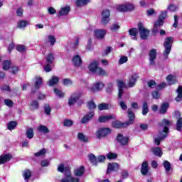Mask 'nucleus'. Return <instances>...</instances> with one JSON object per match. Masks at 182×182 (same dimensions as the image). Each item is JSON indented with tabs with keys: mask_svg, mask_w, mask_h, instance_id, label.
I'll list each match as a JSON object with an SVG mask.
<instances>
[{
	"mask_svg": "<svg viewBox=\"0 0 182 182\" xmlns=\"http://www.w3.org/2000/svg\"><path fill=\"white\" fill-rule=\"evenodd\" d=\"M161 126L162 129L159 132V136L154 139V143L157 144V146H159L161 140H163V139H166L168 133V126H170V121L166 119H163V121L161 122Z\"/></svg>",
	"mask_w": 182,
	"mask_h": 182,
	"instance_id": "nucleus-1",
	"label": "nucleus"
},
{
	"mask_svg": "<svg viewBox=\"0 0 182 182\" xmlns=\"http://www.w3.org/2000/svg\"><path fill=\"white\" fill-rule=\"evenodd\" d=\"M58 171H59L60 173H63V171H65V178L61 179L60 182L80 181V179L79 178L72 177V175L70 173V169L68 167L65 168V166H63V164H61L58 167Z\"/></svg>",
	"mask_w": 182,
	"mask_h": 182,
	"instance_id": "nucleus-2",
	"label": "nucleus"
},
{
	"mask_svg": "<svg viewBox=\"0 0 182 182\" xmlns=\"http://www.w3.org/2000/svg\"><path fill=\"white\" fill-rule=\"evenodd\" d=\"M171 45H173V38H166L164 43V50L163 53V58L165 60L168 58V55H170V52H171Z\"/></svg>",
	"mask_w": 182,
	"mask_h": 182,
	"instance_id": "nucleus-3",
	"label": "nucleus"
},
{
	"mask_svg": "<svg viewBox=\"0 0 182 182\" xmlns=\"http://www.w3.org/2000/svg\"><path fill=\"white\" fill-rule=\"evenodd\" d=\"M138 28L141 39H147V38H149V35H150V31L144 28L142 23H139L138 24Z\"/></svg>",
	"mask_w": 182,
	"mask_h": 182,
	"instance_id": "nucleus-4",
	"label": "nucleus"
},
{
	"mask_svg": "<svg viewBox=\"0 0 182 182\" xmlns=\"http://www.w3.org/2000/svg\"><path fill=\"white\" fill-rule=\"evenodd\" d=\"M82 95L80 92H75L70 95L68 98V106H73L75 103L77 102L80 99Z\"/></svg>",
	"mask_w": 182,
	"mask_h": 182,
	"instance_id": "nucleus-5",
	"label": "nucleus"
},
{
	"mask_svg": "<svg viewBox=\"0 0 182 182\" xmlns=\"http://www.w3.org/2000/svg\"><path fill=\"white\" fill-rule=\"evenodd\" d=\"M134 6L133 4H121L117 6V11L119 12H127L129 11H133Z\"/></svg>",
	"mask_w": 182,
	"mask_h": 182,
	"instance_id": "nucleus-6",
	"label": "nucleus"
},
{
	"mask_svg": "<svg viewBox=\"0 0 182 182\" xmlns=\"http://www.w3.org/2000/svg\"><path fill=\"white\" fill-rule=\"evenodd\" d=\"M112 130L109 128H101L96 132V136L97 139H100V137H105L107 134H110Z\"/></svg>",
	"mask_w": 182,
	"mask_h": 182,
	"instance_id": "nucleus-7",
	"label": "nucleus"
},
{
	"mask_svg": "<svg viewBox=\"0 0 182 182\" xmlns=\"http://www.w3.org/2000/svg\"><path fill=\"white\" fill-rule=\"evenodd\" d=\"M156 58H157V50L154 48L149 51V63L151 66H156Z\"/></svg>",
	"mask_w": 182,
	"mask_h": 182,
	"instance_id": "nucleus-8",
	"label": "nucleus"
},
{
	"mask_svg": "<svg viewBox=\"0 0 182 182\" xmlns=\"http://www.w3.org/2000/svg\"><path fill=\"white\" fill-rule=\"evenodd\" d=\"M95 116V112L90 111V112L87 113V114L84 115L83 117L81 119L80 122L82 124H86V123H89L92 119H93Z\"/></svg>",
	"mask_w": 182,
	"mask_h": 182,
	"instance_id": "nucleus-9",
	"label": "nucleus"
},
{
	"mask_svg": "<svg viewBox=\"0 0 182 182\" xmlns=\"http://www.w3.org/2000/svg\"><path fill=\"white\" fill-rule=\"evenodd\" d=\"M117 143H119L121 146H126L127 143H129V138L127 136H124L121 134H119L117 136Z\"/></svg>",
	"mask_w": 182,
	"mask_h": 182,
	"instance_id": "nucleus-10",
	"label": "nucleus"
},
{
	"mask_svg": "<svg viewBox=\"0 0 182 182\" xmlns=\"http://www.w3.org/2000/svg\"><path fill=\"white\" fill-rule=\"evenodd\" d=\"M103 87H105V85L103 84V82L100 81H97L90 87V90L91 92H100V90Z\"/></svg>",
	"mask_w": 182,
	"mask_h": 182,
	"instance_id": "nucleus-11",
	"label": "nucleus"
},
{
	"mask_svg": "<svg viewBox=\"0 0 182 182\" xmlns=\"http://www.w3.org/2000/svg\"><path fill=\"white\" fill-rule=\"evenodd\" d=\"M107 31L103 29H97L94 31V35L97 39H103L106 36Z\"/></svg>",
	"mask_w": 182,
	"mask_h": 182,
	"instance_id": "nucleus-12",
	"label": "nucleus"
},
{
	"mask_svg": "<svg viewBox=\"0 0 182 182\" xmlns=\"http://www.w3.org/2000/svg\"><path fill=\"white\" fill-rule=\"evenodd\" d=\"M72 62L75 68H79L82 65V58L79 55H74L72 58Z\"/></svg>",
	"mask_w": 182,
	"mask_h": 182,
	"instance_id": "nucleus-13",
	"label": "nucleus"
},
{
	"mask_svg": "<svg viewBox=\"0 0 182 182\" xmlns=\"http://www.w3.org/2000/svg\"><path fill=\"white\" fill-rule=\"evenodd\" d=\"M137 79H139V75L136 73L132 74L128 81V86L129 87H133L134 85H136Z\"/></svg>",
	"mask_w": 182,
	"mask_h": 182,
	"instance_id": "nucleus-14",
	"label": "nucleus"
},
{
	"mask_svg": "<svg viewBox=\"0 0 182 182\" xmlns=\"http://www.w3.org/2000/svg\"><path fill=\"white\" fill-rule=\"evenodd\" d=\"M117 83L118 90H119L118 97L119 99H122L123 96V87L126 86V83L122 80H118Z\"/></svg>",
	"mask_w": 182,
	"mask_h": 182,
	"instance_id": "nucleus-15",
	"label": "nucleus"
},
{
	"mask_svg": "<svg viewBox=\"0 0 182 182\" xmlns=\"http://www.w3.org/2000/svg\"><path fill=\"white\" fill-rule=\"evenodd\" d=\"M127 113L129 119V122H125V124L126 126H130V124H133L134 122V113H133L132 109H128Z\"/></svg>",
	"mask_w": 182,
	"mask_h": 182,
	"instance_id": "nucleus-16",
	"label": "nucleus"
},
{
	"mask_svg": "<svg viewBox=\"0 0 182 182\" xmlns=\"http://www.w3.org/2000/svg\"><path fill=\"white\" fill-rule=\"evenodd\" d=\"M98 68H99V62L97 61H94L91 63L88 66V69L90 72H91V73H95V74L96 73Z\"/></svg>",
	"mask_w": 182,
	"mask_h": 182,
	"instance_id": "nucleus-17",
	"label": "nucleus"
},
{
	"mask_svg": "<svg viewBox=\"0 0 182 182\" xmlns=\"http://www.w3.org/2000/svg\"><path fill=\"white\" fill-rule=\"evenodd\" d=\"M112 119H116V117L113 114L102 115L99 117L98 120L100 123H106V122H109V120H112Z\"/></svg>",
	"mask_w": 182,
	"mask_h": 182,
	"instance_id": "nucleus-18",
	"label": "nucleus"
},
{
	"mask_svg": "<svg viewBox=\"0 0 182 182\" xmlns=\"http://www.w3.org/2000/svg\"><path fill=\"white\" fill-rule=\"evenodd\" d=\"M149 170H150V168H149V163L145 161L141 165V173L143 176H147L149 174Z\"/></svg>",
	"mask_w": 182,
	"mask_h": 182,
	"instance_id": "nucleus-19",
	"label": "nucleus"
},
{
	"mask_svg": "<svg viewBox=\"0 0 182 182\" xmlns=\"http://www.w3.org/2000/svg\"><path fill=\"white\" fill-rule=\"evenodd\" d=\"M117 170H119V164L116 163L109 164L107 173L109 174L111 171H117Z\"/></svg>",
	"mask_w": 182,
	"mask_h": 182,
	"instance_id": "nucleus-20",
	"label": "nucleus"
},
{
	"mask_svg": "<svg viewBox=\"0 0 182 182\" xmlns=\"http://www.w3.org/2000/svg\"><path fill=\"white\" fill-rule=\"evenodd\" d=\"M12 159V155L10 154H4V155H1L0 156V164H4L6 163V161H9Z\"/></svg>",
	"mask_w": 182,
	"mask_h": 182,
	"instance_id": "nucleus-21",
	"label": "nucleus"
},
{
	"mask_svg": "<svg viewBox=\"0 0 182 182\" xmlns=\"http://www.w3.org/2000/svg\"><path fill=\"white\" fill-rule=\"evenodd\" d=\"M70 12V6H65L63 7L60 9V11L58 13V16H63L65 15H68Z\"/></svg>",
	"mask_w": 182,
	"mask_h": 182,
	"instance_id": "nucleus-22",
	"label": "nucleus"
},
{
	"mask_svg": "<svg viewBox=\"0 0 182 182\" xmlns=\"http://www.w3.org/2000/svg\"><path fill=\"white\" fill-rule=\"evenodd\" d=\"M129 33L131 36H133L132 39H134V41H137V34L139 33V30H137V28H130L129 30Z\"/></svg>",
	"mask_w": 182,
	"mask_h": 182,
	"instance_id": "nucleus-23",
	"label": "nucleus"
},
{
	"mask_svg": "<svg viewBox=\"0 0 182 182\" xmlns=\"http://www.w3.org/2000/svg\"><path fill=\"white\" fill-rule=\"evenodd\" d=\"M74 173L76 177H82V176H83L85 173V167L80 166V168H77L75 170Z\"/></svg>",
	"mask_w": 182,
	"mask_h": 182,
	"instance_id": "nucleus-24",
	"label": "nucleus"
},
{
	"mask_svg": "<svg viewBox=\"0 0 182 182\" xmlns=\"http://www.w3.org/2000/svg\"><path fill=\"white\" fill-rule=\"evenodd\" d=\"M166 80L168 85H174V83L177 82V78L176 76L170 75L166 77Z\"/></svg>",
	"mask_w": 182,
	"mask_h": 182,
	"instance_id": "nucleus-25",
	"label": "nucleus"
},
{
	"mask_svg": "<svg viewBox=\"0 0 182 182\" xmlns=\"http://www.w3.org/2000/svg\"><path fill=\"white\" fill-rule=\"evenodd\" d=\"M37 131L39 133H44V134H46L49 133V129L45 126V125H40L37 127Z\"/></svg>",
	"mask_w": 182,
	"mask_h": 182,
	"instance_id": "nucleus-26",
	"label": "nucleus"
},
{
	"mask_svg": "<svg viewBox=\"0 0 182 182\" xmlns=\"http://www.w3.org/2000/svg\"><path fill=\"white\" fill-rule=\"evenodd\" d=\"M112 126L115 129H120L122 127H127L128 125H126V122L122 123L120 121H115L112 123Z\"/></svg>",
	"mask_w": 182,
	"mask_h": 182,
	"instance_id": "nucleus-27",
	"label": "nucleus"
},
{
	"mask_svg": "<svg viewBox=\"0 0 182 182\" xmlns=\"http://www.w3.org/2000/svg\"><path fill=\"white\" fill-rule=\"evenodd\" d=\"M34 86L36 89H39L42 86V77L36 76L34 80Z\"/></svg>",
	"mask_w": 182,
	"mask_h": 182,
	"instance_id": "nucleus-28",
	"label": "nucleus"
},
{
	"mask_svg": "<svg viewBox=\"0 0 182 182\" xmlns=\"http://www.w3.org/2000/svg\"><path fill=\"white\" fill-rule=\"evenodd\" d=\"M59 83V77L58 76H53L52 78L48 81V86H55Z\"/></svg>",
	"mask_w": 182,
	"mask_h": 182,
	"instance_id": "nucleus-29",
	"label": "nucleus"
},
{
	"mask_svg": "<svg viewBox=\"0 0 182 182\" xmlns=\"http://www.w3.org/2000/svg\"><path fill=\"white\" fill-rule=\"evenodd\" d=\"M55 60V55L52 53H50L47 55L46 62L48 65H52Z\"/></svg>",
	"mask_w": 182,
	"mask_h": 182,
	"instance_id": "nucleus-30",
	"label": "nucleus"
},
{
	"mask_svg": "<svg viewBox=\"0 0 182 182\" xmlns=\"http://www.w3.org/2000/svg\"><path fill=\"white\" fill-rule=\"evenodd\" d=\"M152 153H154V156H157L158 157H161L163 155V152L161 151V149H160V147L153 148Z\"/></svg>",
	"mask_w": 182,
	"mask_h": 182,
	"instance_id": "nucleus-31",
	"label": "nucleus"
},
{
	"mask_svg": "<svg viewBox=\"0 0 182 182\" xmlns=\"http://www.w3.org/2000/svg\"><path fill=\"white\" fill-rule=\"evenodd\" d=\"M31 176H32V173L31 172V171L28 169H26L25 171H23V177L26 181H28V180L31 178Z\"/></svg>",
	"mask_w": 182,
	"mask_h": 182,
	"instance_id": "nucleus-32",
	"label": "nucleus"
},
{
	"mask_svg": "<svg viewBox=\"0 0 182 182\" xmlns=\"http://www.w3.org/2000/svg\"><path fill=\"white\" fill-rule=\"evenodd\" d=\"M27 25L28 21L26 20H20L17 23V27L19 28V29H24V28H26Z\"/></svg>",
	"mask_w": 182,
	"mask_h": 182,
	"instance_id": "nucleus-33",
	"label": "nucleus"
},
{
	"mask_svg": "<svg viewBox=\"0 0 182 182\" xmlns=\"http://www.w3.org/2000/svg\"><path fill=\"white\" fill-rule=\"evenodd\" d=\"M89 2H90V0H76V6H85V5H87Z\"/></svg>",
	"mask_w": 182,
	"mask_h": 182,
	"instance_id": "nucleus-34",
	"label": "nucleus"
},
{
	"mask_svg": "<svg viewBox=\"0 0 182 182\" xmlns=\"http://www.w3.org/2000/svg\"><path fill=\"white\" fill-rule=\"evenodd\" d=\"M54 93L58 97H60V99L65 97V92H62V90L55 88L54 90Z\"/></svg>",
	"mask_w": 182,
	"mask_h": 182,
	"instance_id": "nucleus-35",
	"label": "nucleus"
},
{
	"mask_svg": "<svg viewBox=\"0 0 182 182\" xmlns=\"http://www.w3.org/2000/svg\"><path fill=\"white\" fill-rule=\"evenodd\" d=\"M176 92L178 93V95L176 97V102H181V100H182V87L181 86L178 87Z\"/></svg>",
	"mask_w": 182,
	"mask_h": 182,
	"instance_id": "nucleus-36",
	"label": "nucleus"
},
{
	"mask_svg": "<svg viewBox=\"0 0 182 182\" xmlns=\"http://www.w3.org/2000/svg\"><path fill=\"white\" fill-rule=\"evenodd\" d=\"M77 138L79 139V140L83 141L84 143H87V141H89V138L85 136V134H83L82 133H78Z\"/></svg>",
	"mask_w": 182,
	"mask_h": 182,
	"instance_id": "nucleus-37",
	"label": "nucleus"
},
{
	"mask_svg": "<svg viewBox=\"0 0 182 182\" xmlns=\"http://www.w3.org/2000/svg\"><path fill=\"white\" fill-rule=\"evenodd\" d=\"M47 42L48 43L50 44L51 46H53V45L56 43V38L54 37V36L50 35L48 36Z\"/></svg>",
	"mask_w": 182,
	"mask_h": 182,
	"instance_id": "nucleus-38",
	"label": "nucleus"
},
{
	"mask_svg": "<svg viewBox=\"0 0 182 182\" xmlns=\"http://www.w3.org/2000/svg\"><path fill=\"white\" fill-rule=\"evenodd\" d=\"M26 136L27 139H33V129L28 128L26 132Z\"/></svg>",
	"mask_w": 182,
	"mask_h": 182,
	"instance_id": "nucleus-39",
	"label": "nucleus"
},
{
	"mask_svg": "<svg viewBox=\"0 0 182 182\" xmlns=\"http://www.w3.org/2000/svg\"><path fill=\"white\" fill-rule=\"evenodd\" d=\"M88 158L92 164H93L94 166H96V164H97V158H96V156H95L94 154H90L88 155Z\"/></svg>",
	"mask_w": 182,
	"mask_h": 182,
	"instance_id": "nucleus-40",
	"label": "nucleus"
},
{
	"mask_svg": "<svg viewBox=\"0 0 182 182\" xmlns=\"http://www.w3.org/2000/svg\"><path fill=\"white\" fill-rule=\"evenodd\" d=\"M95 75H99L100 76H106L107 73H106L103 68L98 67L97 71L95 72Z\"/></svg>",
	"mask_w": 182,
	"mask_h": 182,
	"instance_id": "nucleus-41",
	"label": "nucleus"
},
{
	"mask_svg": "<svg viewBox=\"0 0 182 182\" xmlns=\"http://www.w3.org/2000/svg\"><path fill=\"white\" fill-rule=\"evenodd\" d=\"M18 124L15 121H11L10 122L8 123L7 124V129L9 130H14L15 129V127H16V125Z\"/></svg>",
	"mask_w": 182,
	"mask_h": 182,
	"instance_id": "nucleus-42",
	"label": "nucleus"
},
{
	"mask_svg": "<svg viewBox=\"0 0 182 182\" xmlns=\"http://www.w3.org/2000/svg\"><path fill=\"white\" fill-rule=\"evenodd\" d=\"M167 109H168V103H164L161 106L160 113L161 114H164L167 112Z\"/></svg>",
	"mask_w": 182,
	"mask_h": 182,
	"instance_id": "nucleus-43",
	"label": "nucleus"
},
{
	"mask_svg": "<svg viewBox=\"0 0 182 182\" xmlns=\"http://www.w3.org/2000/svg\"><path fill=\"white\" fill-rule=\"evenodd\" d=\"M149 113V106L147 105V102H144L142 107V114L146 116Z\"/></svg>",
	"mask_w": 182,
	"mask_h": 182,
	"instance_id": "nucleus-44",
	"label": "nucleus"
},
{
	"mask_svg": "<svg viewBox=\"0 0 182 182\" xmlns=\"http://www.w3.org/2000/svg\"><path fill=\"white\" fill-rule=\"evenodd\" d=\"M118 105L120 106L122 110H127V104H126V102L123 100H119L118 101Z\"/></svg>",
	"mask_w": 182,
	"mask_h": 182,
	"instance_id": "nucleus-45",
	"label": "nucleus"
},
{
	"mask_svg": "<svg viewBox=\"0 0 182 182\" xmlns=\"http://www.w3.org/2000/svg\"><path fill=\"white\" fill-rule=\"evenodd\" d=\"M163 165L166 171H170V170L171 168V164H170V162H168V161H164Z\"/></svg>",
	"mask_w": 182,
	"mask_h": 182,
	"instance_id": "nucleus-46",
	"label": "nucleus"
},
{
	"mask_svg": "<svg viewBox=\"0 0 182 182\" xmlns=\"http://www.w3.org/2000/svg\"><path fill=\"white\" fill-rule=\"evenodd\" d=\"M110 18V11L107 9H104L101 14V18Z\"/></svg>",
	"mask_w": 182,
	"mask_h": 182,
	"instance_id": "nucleus-47",
	"label": "nucleus"
},
{
	"mask_svg": "<svg viewBox=\"0 0 182 182\" xmlns=\"http://www.w3.org/2000/svg\"><path fill=\"white\" fill-rule=\"evenodd\" d=\"M11 68V61L6 60L3 63V69L4 70H8V69Z\"/></svg>",
	"mask_w": 182,
	"mask_h": 182,
	"instance_id": "nucleus-48",
	"label": "nucleus"
},
{
	"mask_svg": "<svg viewBox=\"0 0 182 182\" xmlns=\"http://www.w3.org/2000/svg\"><path fill=\"white\" fill-rule=\"evenodd\" d=\"M87 106L90 110H95V109H96V104H95L93 101L88 102Z\"/></svg>",
	"mask_w": 182,
	"mask_h": 182,
	"instance_id": "nucleus-49",
	"label": "nucleus"
},
{
	"mask_svg": "<svg viewBox=\"0 0 182 182\" xmlns=\"http://www.w3.org/2000/svg\"><path fill=\"white\" fill-rule=\"evenodd\" d=\"M176 130L181 132L182 130V118H180L176 122Z\"/></svg>",
	"mask_w": 182,
	"mask_h": 182,
	"instance_id": "nucleus-50",
	"label": "nucleus"
},
{
	"mask_svg": "<svg viewBox=\"0 0 182 182\" xmlns=\"http://www.w3.org/2000/svg\"><path fill=\"white\" fill-rule=\"evenodd\" d=\"M73 125V121L70 119H65L63 122V126L65 127H70V126Z\"/></svg>",
	"mask_w": 182,
	"mask_h": 182,
	"instance_id": "nucleus-51",
	"label": "nucleus"
},
{
	"mask_svg": "<svg viewBox=\"0 0 182 182\" xmlns=\"http://www.w3.org/2000/svg\"><path fill=\"white\" fill-rule=\"evenodd\" d=\"M63 83L64 86H72L73 85V82L71 81L70 79L65 78L63 80Z\"/></svg>",
	"mask_w": 182,
	"mask_h": 182,
	"instance_id": "nucleus-52",
	"label": "nucleus"
},
{
	"mask_svg": "<svg viewBox=\"0 0 182 182\" xmlns=\"http://www.w3.org/2000/svg\"><path fill=\"white\" fill-rule=\"evenodd\" d=\"M101 23L102 25H107V23H109V22H110V18L109 17H105V16L103 17H101Z\"/></svg>",
	"mask_w": 182,
	"mask_h": 182,
	"instance_id": "nucleus-53",
	"label": "nucleus"
},
{
	"mask_svg": "<svg viewBox=\"0 0 182 182\" xmlns=\"http://www.w3.org/2000/svg\"><path fill=\"white\" fill-rule=\"evenodd\" d=\"M98 109L100 110H107V109H109V105L106 104V103H101L99 106H98Z\"/></svg>",
	"mask_w": 182,
	"mask_h": 182,
	"instance_id": "nucleus-54",
	"label": "nucleus"
},
{
	"mask_svg": "<svg viewBox=\"0 0 182 182\" xmlns=\"http://www.w3.org/2000/svg\"><path fill=\"white\" fill-rule=\"evenodd\" d=\"M19 71V68L17 66H11L10 67V72L11 73H13V75H15L16 73H18Z\"/></svg>",
	"mask_w": 182,
	"mask_h": 182,
	"instance_id": "nucleus-55",
	"label": "nucleus"
},
{
	"mask_svg": "<svg viewBox=\"0 0 182 182\" xmlns=\"http://www.w3.org/2000/svg\"><path fill=\"white\" fill-rule=\"evenodd\" d=\"M127 60H129V58H127V56H122L120 58L118 63L119 65H123V63H126Z\"/></svg>",
	"mask_w": 182,
	"mask_h": 182,
	"instance_id": "nucleus-56",
	"label": "nucleus"
},
{
	"mask_svg": "<svg viewBox=\"0 0 182 182\" xmlns=\"http://www.w3.org/2000/svg\"><path fill=\"white\" fill-rule=\"evenodd\" d=\"M117 157V154H116L114 153H112V152L108 153L107 155V158L109 160H112L113 159H116Z\"/></svg>",
	"mask_w": 182,
	"mask_h": 182,
	"instance_id": "nucleus-57",
	"label": "nucleus"
},
{
	"mask_svg": "<svg viewBox=\"0 0 182 182\" xmlns=\"http://www.w3.org/2000/svg\"><path fill=\"white\" fill-rule=\"evenodd\" d=\"M46 154V149H41L40 151L36 153L35 156L36 157H39L41 156H45Z\"/></svg>",
	"mask_w": 182,
	"mask_h": 182,
	"instance_id": "nucleus-58",
	"label": "nucleus"
},
{
	"mask_svg": "<svg viewBox=\"0 0 182 182\" xmlns=\"http://www.w3.org/2000/svg\"><path fill=\"white\" fill-rule=\"evenodd\" d=\"M16 14L17 16H20V17L23 16V9H22V8L21 7L17 9L16 11Z\"/></svg>",
	"mask_w": 182,
	"mask_h": 182,
	"instance_id": "nucleus-59",
	"label": "nucleus"
},
{
	"mask_svg": "<svg viewBox=\"0 0 182 182\" xmlns=\"http://www.w3.org/2000/svg\"><path fill=\"white\" fill-rule=\"evenodd\" d=\"M31 107L33 109H39V102L36 100L33 101L31 103Z\"/></svg>",
	"mask_w": 182,
	"mask_h": 182,
	"instance_id": "nucleus-60",
	"label": "nucleus"
},
{
	"mask_svg": "<svg viewBox=\"0 0 182 182\" xmlns=\"http://www.w3.org/2000/svg\"><path fill=\"white\" fill-rule=\"evenodd\" d=\"M16 50H18V52H25V50H26V48L25 47V46L18 45L16 46Z\"/></svg>",
	"mask_w": 182,
	"mask_h": 182,
	"instance_id": "nucleus-61",
	"label": "nucleus"
},
{
	"mask_svg": "<svg viewBox=\"0 0 182 182\" xmlns=\"http://www.w3.org/2000/svg\"><path fill=\"white\" fill-rule=\"evenodd\" d=\"M44 110H45V112L47 114H50V110H51V108H50V106L49 105H46L45 107H44Z\"/></svg>",
	"mask_w": 182,
	"mask_h": 182,
	"instance_id": "nucleus-62",
	"label": "nucleus"
},
{
	"mask_svg": "<svg viewBox=\"0 0 182 182\" xmlns=\"http://www.w3.org/2000/svg\"><path fill=\"white\" fill-rule=\"evenodd\" d=\"M147 85L149 87H151V88L156 87V82L154 80L148 81Z\"/></svg>",
	"mask_w": 182,
	"mask_h": 182,
	"instance_id": "nucleus-63",
	"label": "nucleus"
},
{
	"mask_svg": "<svg viewBox=\"0 0 182 182\" xmlns=\"http://www.w3.org/2000/svg\"><path fill=\"white\" fill-rule=\"evenodd\" d=\"M152 96L154 97V99H160V97L161 96L159 92L157 91H154L152 92Z\"/></svg>",
	"mask_w": 182,
	"mask_h": 182,
	"instance_id": "nucleus-64",
	"label": "nucleus"
}]
</instances>
